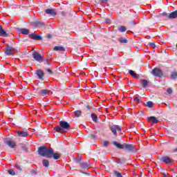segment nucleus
I'll return each instance as SVG.
<instances>
[{
  "label": "nucleus",
  "instance_id": "obj_40",
  "mask_svg": "<svg viewBox=\"0 0 177 177\" xmlns=\"http://www.w3.org/2000/svg\"><path fill=\"white\" fill-rule=\"evenodd\" d=\"M162 15L166 16L167 17H168V16H169L168 14L165 12H162Z\"/></svg>",
  "mask_w": 177,
  "mask_h": 177
},
{
  "label": "nucleus",
  "instance_id": "obj_9",
  "mask_svg": "<svg viewBox=\"0 0 177 177\" xmlns=\"http://www.w3.org/2000/svg\"><path fill=\"white\" fill-rule=\"evenodd\" d=\"M49 93H50V91L48 89H43L39 92L40 96H49Z\"/></svg>",
  "mask_w": 177,
  "mask_h": 177
},
{
  "label": "nucleus",
  "instance_id": "obj_15",
  "mask_svg": "<svg viewBox=\"0 0 177 177\" xmlns=\"http://www.w3.org/2000/svg\"><path fill=\"white\" fill-rule=\"evenodd\" d=\"M0 36L1 37H8V33L3 30L2 26L0 25Z\"/></svg>",
  "mask_w": 177,
  "mask_h": 177
},
{
  "label": "nucleus",
  "instance_id": "obj_2",
  "mask_svg": "<svg viewBox=\"0 0 177 177\" xmlns=\"http://www.w3.org/2000/svg\"><path fill=\"white\" fill-rule=\"evenodd\" d=\"M71 126L68 122L66 121L59 122V125L54 128L55 132H59V133H66V129H70Z\"/></svg>",
  "mask_w": 177,
  "mask_h": 177
},
{
  "label": "nucleus",
  "instance_id": "obj_34",
  "mask_svg": "<svg viewBox=\"0 0 177 177\" xmlns=\"http://www.w3.org/2000/svg\"><path fill=\"white\" fill-rule=\"evenodd\" d=\"M133 102H136V103H139V102H140V98H139L138 97H136L133 99Z\"/></svg>",
  "mask_w": 177,
  "mask_h": 177
},
{
  "label": "nucleus",
  "instance_id": "obj_33",
  "mask_svg": "<svg viewBox=\"0 0 177 177\" xmlns=\"http://www.w3.org/2000/svg\"><path fill=\"white\" fill-rule=\"evenodd\" d=\"M8 174L10 175H15L16 173L15 172V170L10 169L8 170Z\"/></svg>",
  "mask_w": 177,
  "mask_h": 177
},
{
  "label": "nucleus",
  "instance_id": "obj_27",
  "mask_svg": "<svg viewBox=\"0 0 177 177\" xmlns=\"http://www.w3.org/2000/svg\"><path fill=\"white\" fill-rule=\"evenodd\" d=\"M91 118L95 122H97V115L95 113H91Z\"/></svg>",
  "mask_w": 177,
  "mask_h": 177
},
{
  "label": "nucleus",
  "instance_id": "obj_42",
  "mask_svg": "<svg viewBox=\"0 0 177 177\" xmlns=\"http://www.w3.org/2000/svg\"><path fill=\"white\" fill-rule=\"evenodd\" d=\"M174 153H177V148L173 149Z\"/></svg>",
  "mask_w": 177,
  "mask_h": 177
},
{
  "label": "nucleus",
  "instance_id": "obj_46",
  "mask_svg": "<svg viewBox=\"0 0 177 177\" xmlns=\"http://www.w3.org/2000/svg\"><path fill=\"white\" fill-rule=\"evenodd\" d=\"M156 122H158V118H156Z\"/></svg>",
  "mask_w": 177,
  "mask_h": 177
},
{
  "label": "nucleus",
  "instance_id": "obj_19",
  "mask_svg": "<svg viewBox=\"0 0 177 177\" xmlns=\"http://www.w3.org/2000/svg\"><path fill=\"white\" fill-rule=\"evenodd\" d=\"M19 31L21 34H24V35H28L30 34V30H28V29L21 28Z\"/></svg>",
  "mask_w": 177,
  "mask_h": 177
},
{
  "label": "nucleus",
  "instance_id": "obj_45",
  "mask_svg": "<svg viewBox=\"0 0 177 177\" xmlns=\"http://www.w3.org/2000/svg\"><path fill=\"white\" fill-rule=\"evenodd\" d=\"M48 73H52V71L50 69H47Z\"/></svg>",
  "mask_w": 177,
  "mask_h": 177
},
{
  "label": "nucleus",
  "instance_id": "obj_28",
  "mask_svg": "<svg viewBox=\"0 0 177 177\" xmlns=\"http://www.w3.org/2000/svg\"><path fill=\"white\" fill-rule=\"evenodd\" d=\"M171 77L172 80H176L177 78V72L176 71H173L171 74Z\"/></svg>",
  "mask_w": 177,
  "mask_h": 177
},
{
  "label": "nucleus",
  "instance_id": "obj_10",
  "mask_svg": "<svg viewBox=\"0 0 177 177\" xmlns=\"http://www.w3.org/2000/svg\"><path fill=\"white\" fill-rule=\"evenodd\" d=\"M29 37L31 39H35V41H41V39H42V37H41V36L38 35H35L34 33L30 34L29 35Z\"/></svg>",
  "mask_w": 177,
  "mask_h": 177
},
{
  "label": "nucleus",
  "instance_id": "obj_35",
  "mask_svg": "<svg viewBox=\"0 0 177 177\" xmlns=\"http://www.w3.org/2000/svg\"><path fill=\"white\" fill-rule=\"evenodd\" d=\"M102 146H104V147L109 146V141H104L102 142Z\"/></svg>",
  "mask_w": 177,
  "mask_h": 177
},
{
  "label": "nucleus",
  "instance_id": "obj_30",
  "mask_svg": "<svg viewBox=\"0 0 177 177\" xmlns=\"http://www.w3.org/2000/svg\"><path fill=\"white\" fill-rule=\"evenodd\" d=\"M81 167H82V168L85 169L86 168H89V164L83 162V163L81 164Z\"/></svg>",
  "mask_w": 177,
  "mask_h": 177
},
{
  "label": "nucleus",
  "instance_id": "obj_13",
  "mask_svg": "<svg viewBox=\"0 0 177 177\" xmlns=\"http://www.w3.org/2000/svg\"><path fill=\"white\" fill-rule=\"evenodd\" d=\"M162 75V71L158 68H156V77H159V78H161Z\"/></svg>",
  "mask_w": 177,
  "mask_h": 177
},
{
  "label": "nucleus",
  "instance_id": "obj_14",
  "mask_svg": "<svg viewBox=\"0 0 177 177\" xmlns=\"http://www.w3.org/2000/svg\"><path fill=\"white\" fill-rule=\"evenodd\" d=\"M177 18V10L171 12L168 15V19H176Z\"/></svg>",
  "mask_w": 177,
  "mask_h": 177
},
{
  "label": "nucleus",
  "instance_id": "obj_16",
  "mask_svg": "<svg viewBox=\"0 0 177 177\" xmlns=\"http://www.w3.org/2000/svg\"><path fill=\"white\" fill-rule=\"evenodd\" d=\"M54 50H56L57 52H64L66 50V48L63 46H55Z\"/></svg>",
  "mask_w": 177,
  "mask_h": 177
},
{
  "label": "nucleus",
  "instance_id": "obj_41",
  "mask_svg": "<svg viewBox=\"0 0 177 177\" xmlns=\"http://www.w3.org/2000/svg\"><path fill=\"white\" fill-rule=\"evenodd\" d=\"M92 139H96V136L95 134H91Z\"/></svg>",
  "mask_w": 177,
  "mask_h": 177
},
{
  "label": "nucleus",
  "instance_id": "obj_12",
  "mask_svg": "<svg viewBox=\"0 0 177 177\" xmlns=\"http://www.w3.org/2000/svg\"><path fill=\"white\" fill-rule=\"evenodd\" d=\"M6 145L9 146V147H11L12 149H15V147L16 146V142L13 140H7L6 142Z\"/></svg>",
  "mask_w": 177,
  "mask_h": 177
},
{
  "label": "nucleus",
  "instance_id": "obj_5",
  "mask_svg": "<svg viewBox=\"0 0 177 177\" xmlns=\"http://www.w3.org/2000/svg\"><path fill=\"white\" fill-rule=\"evenodd\" d=\"M5 53L8 56H10L12 55H15V49L12 47L10 46H8L6 48Z\"/></svg>",
  "mask_w": 177,
  "mask_h": 177
},
{
  "label": "nucleus",
  "instance_id": "obj_22",
  "mask_svg": "<svg viewBox=\"0 0 177 177\" xmlns=\"http://www.w3.org/2000/svg\"><path fill=\"white\" fill-rule=\"evenodd\" d=\"M46 13L47 15H56V12H55V10L53 9H46Z\"/></svg>",
  "mask_w": 177,
  "mask_h": 177
},
{
  "label": "nucleus",
  "instance_id": "obj_21",
  "mask_svg": "<svg viewBox=\"0 0 177 177\" xmlns=\"http://www.w3.org/2000/svg\"><path fill=\"white\" fill-rule=\"evenodd\" d=\"M147 120H148V122H150V123H152V124H156V117L151 116V117H149L147 118Z\"/></svg>",
  "mask_w": 177,
  "mask_h": 177
},
{
  "label": "nucleus",
  "instance_id": "obj_6",
  "mask_svg": "<svg viewBox=\"0 0 177 177\" xmlns=\"http://www.w3.org/2000/svg\"><path fill=\"white\" fill-rule=\"evenodd\" d=\"M124 149H125V150H127L128 151H136V149H135V147L129 144H124Z\"/></svg>",
  "mask_w": 177,
  "mask_h": 177
},
{
  "label": "nucleus",
  "instance_id": "obj_11",
  "mask_svg": "<svg viewBox=\"0 0 177 177\" xmlns=\"http://www.w3.org/2000/svg\"><path fill=\"white\" fill-rule=\"evenodd\" d=\"M37 75L39 77V80H44V71L42 70L39 69L36 72Z\"/></svg>",
  "mask_w": 177,
  "mask_h": 177
},
{
  "label": "nucleus",
  "instance_id": "obj_38",
  "mask_svg": "<svg viewBox=\"0 0 177 177\" xmlns=\"http://www.w3.org/2000/svg\"><path fill=\"white\" fill-rule=\"evenodd\" d=\"M151 74H153V75H156V68H154L152 71L151 72Z\"/></svg>",
  "mask_w": 177,
  "mask_h": 177
},
{
  "label": "nucleus",
  "instance_id": "obj_25",
  "mask_svg": "<svg viewBox=\"0 0 177 177\" xmlns=\"http://www.w3.org/2000/svg\"><path fill=\"white\" fill-rule=\"evenodd\" d=\"M118 41L120 44H127L128 42V40L124 37H120Z\"/></svg>",
  "mask_w": 177,
  "mask_h": 177
},
{
  "label": "nucleus",
  "instance_id": "obj_44",
  "mask_svg": "<svg viewBox=\"0 0 177 177\" xmlns=\"http://www.w3.org/2000/svg\"><path fill=\"white\" fill-rule=\"evenodd\" d=\"M86 108H87L88 110H91V106L87 105V106H86Z\"/></svg>",
  "mask_w": 177,
  "mask_h": 177
},
{
  "label": "nucleus",
  "instance_id": "obj_8",
  "mask_svg": "<svg viewBox=\"0 0 177 177\" xmlns=\"http://www.w3.org/2000/svg\"><path fill=\"white\" fill-rule=\"evenodd\" d=\"M16 133L19 138H27V136H28V133L27 131H16Z\"/></svg>",
  "mask_w": 177,
  "mask_h": 177
},
{
  "label": "nucleus",
  "instance_id": "obj_18",
  "mask_svg": "<svg viewBox=\"0 0 177 177\" xmlns=\"http://www.w3.org/2000/svg\"><path fill=\"white\" fill-rule=\"evenodd\" d=\"M129 74L133 77V78H139V75H138L135 71L132 70L129 71Z\"/></svg>",
  "mask_w": 177,
  "mask_h": 177
},
{
  "label": "nucleus",
  "instance_id": "obj_32",
  "mask_svg": "<svg viewBox=\"0 0 177 177\" xmlns=\"http://www.w3.org/2000/svg\"><path fill=\"white\" fill-rule=\"evenodd\" d=\"M114 175L116 177H122V174H121V173H120V171H115Z\"/></svg>",
  "mask_w": 177,
  "mask_h": 177
},
{
  "label": "nucleus",
  "instance_id": "obj_3",
  "mask_svg": "<svg viewBox=\"0 0 177 177\" xmlns=\"http://www.w3.org/2000/svg\"><path fill=\"white\" fill-rule=\"evenodd\" d=\"M32 57L36 60V62H39V63H42L44 60V57H42L38 52L34 51L32 53Z\"/></svg>",
  "mask_w": 177,
  "mask_h": 177
},
{
  "label": "nucleus",
  "instance_id": "obj_29",
  "mask_svg": "<svg viewBox=\"0 0 177 177\" xmlns=\"http://www.w3.org/2000/svg\"><path fill=\"white\" fill-rule=\"evenodd\" d=\"M118 30L120 32H125L127 31V28H125V26H120L119 28H118Z\"/></svg>",
  "mask_w": 177,
  "mask_h": 177
},
{
  "label": "nucleus",
  "instance_id": "obj_4",
  "mask_svg": "<svg viewBox=\"0 0 177 177\" xmlns=\"http://www.w3.org/2000/svg\"><path fill=\"white\" fill-rule=\"evenodd\" d=\"M111 131L115 136H117V131L118 132H121V131H122V129H121V127L118 125H113L111 127Z\"/></svg>",
  "mask_w": 177,
  "mask_h": 177
},
{
  "label": "nucleus",
  "instance_id": "obj_1",
  "mask_svg": "<svg viewBox=\"0 0 177 177\" xmlns=\"http://www.w3.org/2000/svg\"><path fill=\"white\" fill-rule=\"evenodd\" d=\"M38 153L39 156L42 157H47V158H52V153H53V149L47 148L45 146L40 147L38 149Z\"/></svg>",
  "mask_w": 177,
  "mask_h": 177
},
{
  "label": "nucleus",
  "instance_id": "obj_37",
  "mask_svg": "<svg viewBox=\"0 0 177 177\" xmlns=\"http://www.w3.org/2000/svg\"><path fill=\"white\" fill-rule=\"evenodd\" d=\"M167 93H169V95H171V93L173 92L172 88H167Z\"/></svg>",
  "mask_w": 177,
  "mask_h": 177
},
{
  "label": "nucleus",
  "instance_id": "obj_39",
  "mask_svg": "<svg viewBox=\"0 0 177 177\" xmlns=\"http://www.w3.org/2000/svg\"><path fill=\"white\" fill-rule=\"evenodd\" d=\"M16 168H17V169H19V171H21V169L20 168V166L15 165Z\"/></svg>",
  "mask_w": 177,
  "mask_h": 177
},
{
  "label": "nucleus",
  "instance_id": "obj_26",
  "mask_svg": "<svg viewBox=\"0 0 177 177\" xmlns=\"http://www.w3.org/2000/svg\"><path fill=\"white\" fill-rule=\"evenodd\" d=\"M42 164L44 167H46V168H48L49 167V160H43Z\"/></svg>",
  "mask_w": 177,
  "mask_h": 177
},
{
  "label": "nucleus",
  "instance_id": "obj_31",
  "mask_svg": "<svg viewBox=\"0 0 177 177\" xmlns=\"http://www.w3.org/2000/svg\"><path fill=\"white\" fill-rule=\"evenodd\" d=\"M74 114H75V117H80L81 115V111H75L74 112Z\"/></svg>",
  "mask_w": 177,
  "mask_h": 177
},
{
  "label": "nucleus",
  "instance_id": "obj_20",
  "mask_svg": "<svg viewBox=\"0 0 177 177\" xmlns=\"http://www.w3.org/2000/svg\"><path fill=\"white\" fill-rule=\"evenodd\" d=\"M113 144L114 145V146H115L118 149H124V144H120V143H118V142L116 141H114L113 142Z\"/></svg>",
  "mask_w": 177,
  "mask_h": 177
},
{
  "label": "nucleus",
  "instance_id": "obj_43",
  "mask_svg": "<svg viewBox=\"0 0 177 177\" xmlns=\"http://www.w3.org/2000/svg\"><path fill=\"white\" fill-rule=\"evenodd\" d=\"M105 21H106V24H109V23H110V19H106Z\"/></svg>",
  "mask_w": 177,
  "mask_h": 177
},
{
  "label": "nucleus",
  "instance_id": "obj_24",
  "mask_svg": "<svg viewBox=\"0 0 177 177\" xmlns=\"http://www.w3.org/2000/svg\"><path fill=\"white\" fill-rule=\"evenodd\" d=\"M145 106H146V107H148L149 109H151V107H153L154 106V103H153V102L148 101L146 103Z\"/></svg>",
  "mask_w": 177,
  "mask_h": 177
},
{
  "label": "nucleus",
  "instance_id": "obj_36",
  "mask_svg": "<svg viewBox=\"0 0 177 177\" xmlns=\"http://www.w3.org/2000/svg\"><path fill=\"white\" fill-rule=\"evenodd\" d=\"M150 48H153V49L156 48V44L154 43H149Z\"/></svg>",
  "mask_w": 177,
  "mask_h": 177
},
{
  "label": "nucleus",
  "instance_id": "obj_47",
  "mask_svg": "<svg viewBox=\"0 0 177 177\" xmlns=\"http://www.w3.org/2000/svg\"><path fill=\"white\" fill-rule=\"evenodd\" d=\"M48 38H52V35H48Z\"/></svg>",
  "mask_w": 177,
  "mask_h": 177
},
{
  "label": "nucleus",
  "instance_id": "obj_23",
  "mask_svg": "<svg viewBox=\"0 0 177 177\" xmlns=\"http://www.w3.org/2000/svg\"><path fill=\"white\" fill-rule=\"evenodd\" d=\"M141 84L143 88H147V85H149V82L147 80H141Z\"/></svg>",
  "mask_w": 177,
  "mask_h": 177
},
{
  "label": "nucleus",
  "instance_id": "obj_17",
  "mask_svg": "<svg viewBox=\"0 0 177 177\" xmlns=\"http://www.w3.org/2000/svg\"><path fill=\"white\" fill-rule=\"evenodd\" d=\"M52 157L54 158V160H59V158L62 157V154L59 153H53V150Z\"/></svg>",
  "mask_w": 177,
  "mask_h": 177
},
{
  "label": "nucleus",
  "instance_id": "obj_7",
  "mask_svg": "<svg viewBox=\"0 0 177 177\" xmlns=\"http://www.w3.org/2000/svg\"><path fill=\"white\" fill-rule=\"evenodd\" d=\"M160 161L165 162V164H174V160H172V159L168 156H164L161 158Z\"/></svg>",
  "mask_w": 177,
  "mask_h": 177
}]
</instances>
